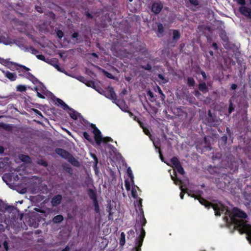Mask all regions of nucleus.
I'll return each mask as SVG.
<instances>
[{
  "instance_id": "nucleus-26",
  "label": "nucleus",
  "mask_w": 251,
  "mask_h": 251,
  "mask_svg": "<svg viewBox=\"0 0 251 251\" xmlns=\"http://www.w3.org/2000/svg\"><path fill=\"white\" fill-rule=\"evenodd\" d=\"M117 105L119 106V107L120 108V109L123 111H125V112H128V107L125 105H119L117 104Z\"/></svg>"
},
{
  "instance_id": "nucleus-54",
  "label": "nucleus",
  "mask_w": 251,
  "mask_h": 251,
  "mask_svg": "<svg viewBox=\"0 0 251 251\" xmlns=\"http://www.w3.org/2000/svg\"><path fill=\"white\" fill-rule=\"evenodd\" d=\"M96 90L99 93H100V94H102L103 95V92H102L103 90H99V89H96Z\"/></svg>"
},
{
  "instance_id": "nucleus-48",
  "label": "nucleus",
  "mask_w": 251,
  "mask_h": 251,
  "mask_svg": "<svg viewBox=\"0 0 251 251\" xmlns=\"http://www.w3.org/2000/svg\"><path fill=\"white\" fill-rule=\"evenodd\" d=\"M236 88H237V85L235 84H232L231 86V88L232 90H235L236 89Z\"/></svg>"
},
{
  "instance_id": "nucleus-34",
  "label": "nucleus",
  "mask_w": 251,
  "mask_h": 251,
  "mask_svg": "<svg viewBox=\"0 0 251 251\" xmlns=\"http://www.w3.org/2000/svg\"><path fill=\"white\" fill-rule=\"evenodd\" d=\"M94 203L95 210H96V211L97 212H98L99 211V206H98V201H95L94 202Z\"/></svg>"
},
{
  "instance_id": "nucleus-63",
  "label": "nucleus",
  "mask_w": 251,
  "mask_h": 251,
  "mask_svg": "<svg viewBox=\"0 0 251 251\" xmlns=\"http://www.w3.org/2000/svg\"><path fill=\"white\" fill-rule=\"evenodd\" d=\"M209 53H210L211 55H213V52L212 51H210Z\"/></svg>"
},
{
  "instance_id": "nucleus-28",
  "label": "nucleus",
  "mask_w": 251,
  "mask_h": 251,
  "mask_svg": "<svg viewBox=\"0 0 251 251\" xmlns=\"http://www.w3.org/2000/svg\"><path fill=\"white\" fill-rule=\"evenodd\" d=\"M188 84L190 85V86H194L195 82V81L194 80L193 78H191V77H189L188 78Z\"/></svg>"
},
{
  "instance_id": "nucleus-30",
  "label": "nucleus",
  "mask_w": 251,
  "mask_h": 251,
  "mask_svg": "<svg viewBox=\"0 0 251 251\" xmlns=\"http://www.w3.org/2000/svg\"><path fill=\"white\" fill-rule=\"evenodd\" d=\"M33 111L34 112V113L35 114H36L38 115H39V116L41 118H43V117L42 113L38 110L36 109H33Z\"/></svg>"
},
{
  "instance_id": "nucleus-24",
  "label": "nucleus",
  "mask_w": 251,
  "mask_h": 251,
  "mask_svg": "<svg viewBox=\"0 0 251 251\" xmlns=\"http://www.w3.org/2000/svg\"><path fill=\"white\" fill-rule=\"evenodd\" d=\"M26 75H27V78L28 79H29L30 80H31V81H32V82L33 83H35V82H36L37 81L36 80V79L34 77V76L30 73H27Z\"/></svg>"
},
{
  "instance_id": "nucleus-47",
  "label": "nucleus",
  "mask_w": 251,
  "mask_h": 251,
  "mask_svg": "<svg viewBox=\"0 0 251 251\" xmlns=\"http://www.w3.org/2000/svg\"><path fill=\"white\" fill-rule=\"evenodd\" d=\"M3 246L5 249L6 251H7L8 250V244H7V243L6 241H5L4 243H3Z\"/></svg>"
},
{
  "instance_id": "nucleus-22",
  "label": "nucleus",
  "mask_w": 251,
  "mask_h": 251,
  "mask_svg": "<svg viewBox=\"0 0 251 251\" xmlns=\"http://www.w3.org/2000/svg\"><path fill=\"white\" fill-rule=\"evenodd\" d=\"M125 243V234L124 232H122L121 234V239L120 241V244L121 246H123Z\"/></svg>"
},
{
  "instance_id": "nucleus-56",
  "label": "nucleus",
  "mask_w": 251,
  "mask_h": 251,
  "mask_svg": "<svg viewBox=\"0 0 251 251\" xmlns=\"http://www.w3.org/2000/svg\"><path fill=\"white\" fill-rule=\"evenodd\" d=\"M72 36L73 38H76L78 36V34L77 33H74Z\"/></svg>"
},
{
  "instance_id": "nucleus-4",
  "label": "nucleus",
  "mask_w": 251,
  "mask_h": 251,
  "mask_svg": "<svg viewBox=\"0 0 251 251\" xmlns=\"http://www.w3.org/2000/svg\"><path fill=\"white\" fill-rule=\"evenodd\" d=\"M127 173L129 177V179H127L125 180V187L127 191L130 189V185L133 184L134 182V176L130 167H128L127 169Z\"/></svg>"
},
{
  "instance_id": "nucleus-18",
  "label": "nucleus",
  "mask_w": 251,
  "mask_h": 251,
  "mask_svg": "<svg viewBox=\"0 0 251 251\" xmlns=\"http://www.w3.org/2000/svg\"><path fill=\"white\" fill-rule=\"evenodd\" d=\"M89 195L90 197L92 200H93L94 202L97 201L96 196L95 192L92 190H90L89 191Z\"/></svg>"
},
{
  "instance_id": "nucleus-5",
  "label": "nucleus",
  "mask_w": 251,
  "mask_h": 251,
  "mask_svg": "<svg viewBox=\"0 0 251 251\" xmlns=\"http://www.w3.org/2000/svg\"><path fill=\"white\" fill-rule=\"evenodd\" d=\"M103 95L106 98L115 100H116V94L112 87H108L105 91H102Z\"/></svg>"
},
{
  "instance_id": "nucleus-41",
  "label": "nucleus",
  "mask_w": 251,
  "mask_h": 251,
  "mask_svg": "<svg viewBox=\"0 0 251 251\" xmlns=\"http://www.w3.org/2000/svg\"><path fill=\"white\" fill-rule=\"evenodd\" d=\"M4 160V159L0 158V168L4 167V165L3 163Z\"/></svg>"
},
{
  "instance_id": "nucleus-3",
  "label": "nucleus",
  "mask_w": 251,
  "mask_h": 251,
  "mask_svg": "<svg viewBox=\"0 0 251 251\" xmlns=\"http://www.w3.org/2000/svg\"><path fill=\"white\" fill-rule=\"evenodd\" d=\"M145 236V231L143 228L141 229L140 237L136 239L135 247L133 248L132 251H140L144 238Z\"/></svg>"
},
{
  "instance_id": "nucleus-10",
  "label": "nucleus",
  "mask_w": 251,
  "mask_h": 251,
  "mask_svg": "<svg viewBox=\"0 0 251 251\" xmlns=\"http://www.w3.org/2000/svg\"><path fill=\"white\" fill-rule=\"evenodd\" d=\"M131 190L132 197L135 199L137 197L138 194L137 191L139 190V188L134 185V183L133 182V184L130 185V189L129 190Z\"/></svg>"
},
{
  "instance_id": "nucleus-44",
  "label": "nucleus",
  "mask_w": 251,
  "mask_h": 251,
  "mask_svg": "<svg viewBox=\"0 0 251 251\" xmlns=\"http://www.w3.org/2000/svg\"><path fill=\"white\" fill-rule=\"evenodd\" d=\"M34 210L35 211H37V212H40V213H44V214L46 213V211H45L43 210H41V209H40L39 208H35L34 209Z\"/></svg>"
},
{
  "instance_id": "nucleus-23",
  "label": "nucleus",
  "mask_w": 251,
  "mask_h": 251,
  "mask_svg": "<svg viewBox=\"0 0 251 251\" xmlns=\"http://www.w3.org/2000/svg\"><path fill=\"white\" fill-rule=\"evenodd\" d=\"M35 91L37 92V96L40 98L44 99L45 97L44 96L43 94H45V93L43 91V94L39 92V87H35Z\"/></svg>"
},
{
  "instance_id": "nucleus-15",
  "label": "nucleus",
  "mask_w": 251,
  "mask_h": 251,
  "mask_svg": "<svg viewBox=\"0 0 251 251\" xmlns=\"http://www.w3.org/2000/svg\"><path fill=\"white\" fill-rule=\"evenodd\" d=\"M19 158L20 159V160H21L22 161L24 162L27 163L30 162V158L28 156L25 155L21 154L19 156Z\"/></svg>"
},
{
  "instance_id": "nucleus-25",
  "label": "nucleus",
  "mask_w": 251,
  "mask_h": 251,
  "mask_svg": "<svg viewBox=\"0 0 251 251\" xmlns=\"http://www.w3.org/2000/svg\"><path fill=\"white\" fill-rule=\"evenodd\" d=\"M180 37V34L179 32L176 30H174L173 31V39L175 40H178Z\"/></svg>"
},
{
  "instance_id": "nucleus-32",
  "label": "nucleus",
  "mask_w": 251,
  "mask_h": 251,
  "mask_svg": "<svg viewBox=\"0 0 251 251\" xmlns=\"http://www.w3.org/2000/svg\"><path fill=\"white\" fill-rule=\"evenodd\" d=\"M77 79L79 81H81V82H83V83H86V82H87V80H86V79H85L83 77H82V76H79V77H78L77 78Z\"/></svg>"
},
{
  "instance_id": "nucleus-43",
  "label": "nucleus",
  "mask_w": 251,
  "mask_h": 251,
  "mask_svg": "<svg viewBox=\"0 0 251 251\" xmlns=\"http://www.w3.org/2000/svg\"><path fill=\"white\" fill-rule=\"evenodd\" d=\"M37 57L41 60H44L45 57L43 55H37Z\"/></svg>"
},
{
  "instance_id": "nucleus-58",
  "label": "nucleus",
  "mask_w": 251,
  "mask_h": 251,
  "mask_svg": "<svg viewBox=\"0 0 251 251\" xmlns=\"http://www.w3.org/2000/svg\"><path fill=\"white\" fill-rule=\"evenodd\" d=\"M26 190L25 189H23L20 192L22 194H24L26 192Z\"/></svg>"
},
{
  "instance_id": "nucleus-13",
  "label": "nucleus",
  "mask_w": 251,
  "mask_h": 251,
  "mask_svg": "<svg viewBox=\"0 0 251 251\" xmlns=\"http://www.w3.org/2000/svg\"><path fill=\"white\" fill-rule=\"evenodd\" d=\"M69 114L71 118L74 120L77 119L78 116H79V114L77 112L72 109L70 110Z\"/></svg>"
},
{
  "instance_id": "nucleus-51",
  "label": "nucleus",
  "mask_w": 251,
  "mask_h": 251,
  "mask_svg": "<svg viewBox=\"0 0 251 251\" xmlns=\"http://www.w3.org/2000/svg\"><path fill=\"white\" fill-rule=\"evenodd\" d=\"M212 46H213V47L215 50H216V49H217V46L216 43H213V44H212Z\"/></svg>"
},
{
  "instance_id": "nucleus-31",
  "label": "nucleus",
  "mask_w": 251,
  "mask_h": 251,
  "mask_svg": "<svg viewBox=\"0 0 251 251\" xmlns=\"http://www.w3.org/2000/svg\"><path fill=\"white\" fill-rule=\"evenodd\" d=\"M83 136L87 140H88V141L91 140V138H90L89 135L86 132H83Z\"/></svg>"
},
{
  "instance_id": "nucleus-8",
  "label": "nucleus",
  "mask_w": 251,
  "mask_h": 251,
  "mask_svg": "<svg viewBox=\"0 0 251 251\" xmlns=\"http://www.w3.org/2000/svg\"><path fill=\"white\" fill-rule=\"evenodd\" d=\"M4 76L10 81H14L16 79L17 75L15 73H11L8 71L1 70Z\"/></svg>"
},
{
  "instance_id": "nucleus-19",
  "label": "nucleus",
  "mask_w": 251,
  "mask_h": 251,
  "mask_svg": "<svg viewBox=\"0 0 251 251\" xmlns=\"http://www.w3.org/2000/svg\"><path fill=\"white\" fill-rule=\"evenodd\" d=\"M199 89L202 92H205L207 91V87L205 83H202L199 84Z\"/></svg>"
},
{
  "instance_id": "nucleus-9",
  "label": "nucleus",
  "mask_w": 251,
  "mask_h": 251,
  "mask_svg": "<svg viewBox=\"0 0 251 251\" xmlns=\"http://www.w3.org/2000/svg\"><path fill=\"white\" fill-rule=\"evenodd\" d=\"M163 7V5L160 2H155L152 4V11L155 14L159 13Z\"/></svg>"
},
{
  "instance_id": "nucleus-37",
  "label": "nucleus",
  "mask_w": 251,
  "mask_h": 251,
  "mask_svg": "<svg viewBox=\"0 0 251 251\" xmlns=\"http://www.w3.org/2000/svg\"><path fill=\"white\" fill-rule=\"evenodd\" d=\"M53 66L58 71H60V72H62V70L61 69V68L59 67V65L57 64V63H55L54 64V65H53Z\"/></svg>"
},
{
  "instance_id": "nucleus-57",
  "label": "nucleus",
  "mask_w": 251,
  "mask_h": 251,
  "mask_svg": "<svg viewBox=\"0 0 251 251\" xmlns=\"http://www.w3.org/2000/svg\"><path fill=\"white\" fill-rule=\"evenodd\" d=\"M201 75L204 78H206V74L204 72H201Z\"/></svg>"
},
{
  "instance_id": "nucleus-12",
  "label": "nucleus",
  "mask_w": 251,
  "mask_h": 251,
  "mask_svg": "<svg viewBox=\"0 0 251 251\" xmlns=\"http://www.w3.org/2000/svg\"><path fill=\"white\" fill-rule=\"evenodd\" d=\"M61 196L60 195H57L54 197L51 200V203L53 206L58 204L61 200Z\"/></svg>"
},
{
  "instance_id": "nucleus-38",
  "label": "nucleus",
  "mask_w": 251,
  "mask_h": 251,
  "mask_svg": "<svg viewBox=\"0 0 251 251\" xmlns=\"http://www.w3.org/2000/svg\"><path fill=\"white\" fill-rule=\"evenodd\" d=\"M238 3L242 5H245V0H235Z\"/></svg>"
},
{
  "instance_id": "nucleus-36",
  "label": "nucleus",
  "mask_w": 251,
  "mask_h": 251,
  "mask_svg": "<svg viewBox=\"0 0 251 251\" xmlns=\"http://www.w3.org/2000/svg\"><path fill=\"white\" fill-rule=\"evenodd\" d=\"M157 88L158 93L162 96V99H164L165 98V95L163 93V92H162V90H161L160 88L158 86Z\"/></svg>"
},
{
  "instance_id": "nucleus-11",
  "label": "nucleus",
  "mask_w": 251,
  "mask_h": 251,
  "mask_svg": "<svg viewBox=\"0 0 251 251\" xmlns=\"http://www.w3.org/2000/svg\"><path fill=\"white\" fill-rule=\"evenodd\" d=\"M156 81L160 85H163L168 82V79L165 78L163 75L159 74L158 75V78L156 79Z\"/></svg>"
},
{
  "instance_id": "nucleus-62",
  "label": "nucleus",
  "mask_w": 251,
  "mask_h": 251,
  "mask_svg": "<svg viewBox=\"0 0 251 251\" xmlns=\"http://www.w3.org/2000/svg\"><path fill=\"white\" fill-rule=\"evenodd\" d=\"M148 94H149L150 96H151V95H152V93H151V92H150V91H149V92H148Z\"/></svg>"
},
{
  "instance_id": "nucleus-16",
  "label": "nucleus",
  "mask_w": 251,
  "mask_h": 251,
  "mask_svg": "<svg viewBox=\"0 0 251 251\" xmlns=\"http://www.w3.org/2000/svg\"><path fill=\"white\" fill-rule=\"evenodd\" d=\"M63 219L62 216L60 215L55 216L53 219V221L55 223H58L61 222Z\"/></svg>"
},
{
  "instance_id": "nucleus-27",
  "label": "nucleus",
  "mask_w": 251,
  "mask_h": 251,
  "mask_svg": "<svg viewBox=\"0 0 251 251\" xmlns=\"http://www.w3.org/2000/svg\"><path fill=\"white\" fill-rule=\"evenodd\" d=\"M157 32L159 34H162L163 32V25L161 24L158 25Z\"/></svg>"
},
{
  "instance_id": "nucleus-52",
  "label": "nucleus",
  "mask_w": 251,
  "mask_h": 251,
  "mask_svg": "<svg viewBox=\"0 0 251 251\" xmlns=\"http://www.w3.org/2000/svg\"><path fill=\"white\" fill-rule=\"evenodd\" d=\"M105 74L106 75V76L109 77V78H112V75L109 74V73H106Z\"/></svg>"
},
{
  "instance_id": "nucleus-35",
  "label": "nucleus",
  "mask_w": 251,
  "mask_h": 251,
  "mask_svg": "<svg viewBox=\"0 0 251 251\" xmlns=\"http://www.w3.org/2000/svg\"><path fill=\"white\" fill-rule=\"evenodd\" d=\"M87 86L89 87H94V83L93 82H86L85 83Z\"/></svg>"
},
{
  "instance_id": "nucleus-53",
  "label": "nucleus",
  "mask_w": 251,
  "mask_h": 251,
  "mask_svg": "<svg viewBox=\"0 0 251 251\" xmlns=\"http://www.w3.org/2000/svg\"><path fill=\"white\" fill-rule=\"evenodd\" d=\"M4 149L2 147L0 146V153H2L3 152Z\"/></svg>"
},
{
  "instance_id": "nucleus-14",
  "label": "nucleus",
  "mask_w": 251,
  "mask_h": 251,
  "mask_svg": "<svg viewBox=\"0 0 251 251\" xmlns=\"http://www.w3.org/2000/svg\"><path fill=\"white\" fill-rule=\"evenodd\" d=\"M171 163L173 165L174 167L176 168L180 165L178 160L176 157L173 158L171 160Z\"/></svg>"
},
{
  "instance_id": "nucleus-6",
  "label": "nucleus",
  "mask_w": 251,
  "mask_h": 251,
  "mask_svg": "<svg viewBox=\"0 0 251 251\" xmlns=\"http://www.w3.org/2000/svg\"><path fill=\"white\" fill-rule=\"evenodd\" d=\"M239 11L241 14L246 17L251 19V8L245 5H242L239 8Z\"/></svg>"
},
{
  "instance_id": "nucleus-60",
  "label": "nucleus",
  "mask_w": 251,
  "mask_h": 251,
  "mask_svg": "<svg viewBox=\"0 0 251 251\" xmlns=\"http://www.w3.org/2000/svg\"><path fill=\"white\" fill-rule=\"evenodd\" d=\"M69 248L68 247H66L65 249L63 250L62 251H69Z\"/></svg>"
},
{
  "instance_id": "nucleus-45",
  "label": "nucleus",
  "mask_w": 251,
  "mask_h": 251,
  "mask_svg": "<svg viewBox=\"0 0 251 251\" xmlns=\"http://www.w3.org/2000/svg\"><path fill=\"white\" fill-rule=\"evenodd\" d=\"M9 176V174H5L2 176V179L4 181H6L5 179Z\"/></svg>"
},
{
  "instance_id": "nucleus-17",
  "label": "nucleus",
  "mask_w": 251,
  "mask_h": 251,
  "mask_svg": "<svg viewBox=\"0 0 251 251\" xmlns=\"http://www.w3.org/2000/svg\"><path fill=\"white\" fill-rule=\"evenodd\" d=\"M56 102L62 106L64 109L69 108L68 105L61 100L59 99H56Z\"/></svg>"
},
{
  "instance_id": "nucleus-7",
  "label": "nucleus",
  "mask_w": 251,
  "mask_h": 251,
  "mask_svg": "<svg viewBox=\"0 0 251 251\" xmlns=\"http://www.w3.org/2000/svg\"><path fill=\"white\" fill-rule=\"evenodd\" d=\"M55 152L57 154L62 156L63 158L68 159L69 161H71L72 163H73L72 160H73L74 158H72L70 153L66 151L61 149H57L55 150Z\"/></svg>"
},
{
  "instance_id": "nucleus-40",
  "label": "nucleus",
  "mask_w": 251,
  "mask_h": 251,
  "mask_svg": "<svg viewBox=\"0 0 251 251\" xmlns=\"http://www.w3.org/2000/svg\"><path fill=\"white\" fill-rule=\"evenodd\" d=\"M189 1L191 3L197 5L198 4V1L197 0H189Z\"/></svg>"
},
{
  "instance_id": "nucleus-59",
  "label": "nucleus",
  "mask_w": 251,
  "mask_h": 251,
  "mask_svg": "<svg viewBox=\"0 0 251 251\" xmlns=\"http://www.w3.org/2000/svg\"><path fill=\"white\" fill-rule=\"evenodd\" d=\"M159 154H160V158H161V159L162 160H163V156L162 155V154L161 153V152L160 151H159Z\"/></svg>"
},
{
  "instance_id": "nucleus-61",
  "label": "nucleus",
  "mask_w": 251,
  "mask_h": 251,
  "mask_svg": "<svg viewBox=\"0 0 251 251\" xmlns=\"http://www.w3.org/2000/svg\"><path fill=\"white\" fill-rule=\"evenodd\" d=\"M222 139H223L224 141H226V137H223Z\"/></svg>"
},
{
  "instance_id": "nucleus-2",
  "label": "nucleus",
  "mask_w": 251,
  "mask_h": 251,
  "mask_svg": "<svg viewBox=\"0 0 251 251\" xmlns=\"http://www.w3.org/2000/svg\"><path fill=\"white\" fill-rule=\"evenodd\" d=\"M0 62L4 65L6 67H7L8 68L10 69V70H16L17 71H19V72H20V71H19V69L18 68V67H20L22 68H23V69L24 70H25V71H28L29 70V69L28 68H27L25 66H23V65H19L18 64H16L15 63H13V62H9L8 61H7L6 60H5L2 58H0Z\"/></svg>"
},
{
  "instance_id": "nucleus-1",
  "label": "nucleus",
  "mask_w": 251,
  "mask_h": 251,
  "mask_svg": "<svg viewBox=\"0 0 251 251\" xmlns=\"http://www.w3.org/2000/svg\"><path fill=\"white\" fill-rule=\"evenodd\" d=\"M91 127L93 129L92 132L94 135L95 141L98 145H100L101 142L106 143L112 141L113 140L110 137H105L102 138L100 131L98 129L95 125L92 124Z\"/></svg>"
},
{
  "instance_id": "nucleus-50",
  "label": "nucleus",
  "mask_w": 251,
  "mask_h": 251,
  "mask_svg": "<svg viewBox=\"0 0 251 251\" xmlns=\"http://www.w3.org/2000/svg\"><path fill=\"white\" fill-rule=\"evenodd\" d=\"M233 107H232V106L230 105L229 106V109H228V110H229V113H231V112H232V111H233Z\"/></svg>"
},
{
  "instance_id": "nucleus-42",
  "label": "nucleus",
  "mask_w": 251,
  "mask_h": 251,
  "mask_svg": "<svg viewBox=\"0 0 251 251\" xmlns=\"http://www.w3.org/2000/svg\"><path fill=\"white\" fill-rule=\"evenodd\" d=\"M48 62L53 66L55 63H57V61L55 60H50L48 61Z\"/></svg>"
},
{
  "instance_id": "nucleus-64",
  "label": "nucleus",
  "mask_w": 251,
  "mask_h": 251,
  "mask_svg": "<svg viewBox=\"0 0 251 251\" xmlns=\"http://www.w3.org/2000/svg\"><path fill=\"white\" fill-rule=\"evenodd\" d=\"M92 55H93V56H95L97 57V55H96V53H92Z\"/></svg>"
},
{
  "instance_id": "nucleus-20",
  "label": "nucleus",
  "mask_w": 251,
  "mask_h": 251,
  "mask_svg": "<svg viewBox=\"0 0 251 251\" xmlns=\"http://www.w3.org/2000/svg\"><path fill=\"white\" fill-rule=\"evenodd\" d=\"M16 89L18 91H19L21 92H25V90L26 89L25 86L23 85H18L16 87Z\"/></svg>"
},
{
  "instance_id": "nucleus-29",
  "label": "nucleus",
  "mask_w": 251,
  "mask_h": 251,
  "mask_svg": "<svg viewBox=\"0 0 251 251\" xmlns=\"http://www.w3.org/2000/svg\"><path fill=\"white\" fill-rule=\"evenodd\" d=\"M141 126L142 127L143 129L144 132L147 135H150V131L146 127H144L141 124H140Z\"/></svg>"
},
{
  "instance_id": "nucleus-49",
  "label": "nucleus",
  "mask_w": 251,
  "mask_h": 251,
  "mask_svg": "<svg viewBox=\"0 0 251 251\" xmlns=\"http://www.w3.org/2000/svg\"><path fill=\"white\" fill-rule=\"evenodd\" d=\"M221 37L223 38V39L224 40H226L227 39V37L226 36V35H225L223 33H222L221 34Z\"/></svg>"
},
{
  "instance_id": "nucleus-39",
  "label": "nucleus",
  "mask_w": 251,
  "mask_h": 251,
  "mask_svg": "<svg viewBox=\"0 0 251 251\" xmlns=\"http://www.w3.org/2000/svg\"><path fill=\"white\" fill-rule=\"evenodd\" d=\"M134 235V231L133 230L131 229L128 232V237H130V236L133 237Z\"/></svg>"
},
{
  "instance_id": "nucleus-21",
  "label": "nucleus",
  "mask_w": 251,
  "mask_h": 251,
  "mask_svg": "<svg viewBox=\"0 0 251 251\" xmlns=\"http://www.w3.org/2000/svg\"><path fill=\"white\" fill-rule=\"evenodd\" d=\"M176 170L178 173H179V174H180L181 175H183L184 173V171L183 169L182 168V167L181 166V165H179L175 168V173H176Z\"/></svg>"
},
{
  "instance_id": "nucleus-33",
  "label": "nucleus",
  "mask_w": 251,
  "mask_h": 251,
  "mask_svg": "<svg viewBox=\"0 0 251 251\" xmlns=\"http://www.w3.org/2000/svg\"><path fill=\"white\" fill-rule=\"evenodd\" d=\"M56 34H57V36L59 38H61L63 36V33L62 31L61 30H58L56 32Z\"/></svg>"
},
{
  "instance_id": "nucleus-55",
  "label": "nucleus",
  "mask_w": 251,
  "mask_h": 251,
  "mask_svg": "<svg viewBox=\"0 0 251 251\" xmlns=\"http://www.w3.org/2000/svg\"><path fill=\"white\" fill-rule=\"evenodd\" d=\"M146 70H150L151 69V67L150 65H148L147 67L145 68Z\"/></svg>"
},
{
  "instance_id": "nucleus-46",
  "label": "nucleus",
  "mask_w": 251,
  "mask_h": 251,
  "mask_svg": "<svg viewBox=\"0 0 251 251\" xmlns=\"http://www.w3.org/2000/svg\"><path fill=\"white\" fill-rule=\"evenodd\" d=\"M30 51H31L33 54H36L37 52V51L36 50L32 48L30 49Z\"/></svg>"
}]
</instances>
